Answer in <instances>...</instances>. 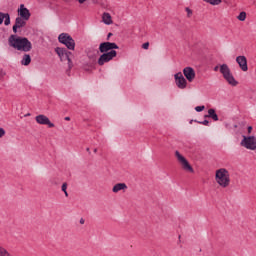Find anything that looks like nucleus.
Returning <instances> with one entry per match:
<instances>
[{"mask_svg": "<svg viewBox=\"0 0 256 256\" xmlns=\"http://www.w3.org/2000/svg\"><path fill=\"white\" fill-rule=\"evenodd\" d=\"M8 43L13 49L23 51L24 53H29V51L33 49V44H31L29 39L17 35H11L8 39Z\"/></svg>", "mask_w": 256, "mask_h": 256, "instance_id": "obj_1", "label": "nucleus"}, {"mask_svg": "<svg viewBox=\"0 0 256 256\" xmlns=\"http://www.w3.org/2000/svg\"><path fill=\"white\" fill-rule=\"evenodd\" d=\"M215 181L222 189H227L231 185V174L226 168H220L215 172Z\"/></svg>", "mask_w": 256, "mask_h": 256, "instance_id": "obj_2", "label": "nucleus"}, {"mask_svg": "<svg viewBox=\"0 0 256 256\" xmlns=\"http://www.w3.org/2000/svg\"><path fill=\"white\" fill-rule=\"evenodd\" d=\"M214 71H220L225 81H227V83L232 87H237V85H239V82L235 80L233 73H231V68H229V65L227 64H222L220 66L217 65L214 67Z\"/></svg>", "mask_w": 256, "mask_h": 256, "instance_id": "obj_3", "label": "nucleus"}, {"mask_svg": "<svg viewBox=\"0 0 256 256\" xmlns=\"http://www.w3.org/2000/svg\"><path fill=\"white\" fill-rule=\"evenodd\" d=\"M58 41L59 43H62V45H65L70 51L75 50V40H73V37H71V35L67 33H61L58 36Z\"/></svg>", "mask_w": 256, "mask_h": 256, "instance_id": "obj_4", "label": "nucleus"}, {"mask_svg": "<svg viewBox=\"0 0 256 256\" xmlns=\"http://www.w3.org/2000/svg\"><path fill=\"white\" fill-rule=\"evenodd\" d=\"M55 53H57L58 57L60 58V61H68V67L71 69L73 67V62L71 61V58L69 57L71 54L70 51H68L65 48L57 47L55 49Z\"/></svg>", "mask_w": 256, "mask_h": 256, "instance_id": "obj_5", "label": "nucleus"}, {"mask_svg": "<svg viewBox=\"0 0 256 256\" xmlns=\"http://www.w3.org/2000/svg\"><path fill=\"white\" fill-rule=\"evenodd\" d=\"M103 54L100 55L99 59H98V65L100 67H103V65H105V63H109V61H113V59H115V57H117V51L112 50L110 52H102Z\"/></svg>", "mask_w": 256, "mask_h": 256, "instance_id": "obj_6", "label": "nucleus"}, {"mask_svg": "<svg viewBox=\"0 0 256 256\" xmlns=\"http://www.w3.org/2000/svg\"><path fill=\"white\" fill-rule=\"evenodd\" d=\"M175 157L178 161V163H180V165H182V168L184 169V171H189L190 173H193V167L191 166V164H189V161H187V158L184 157L183 155H181V153L179 151H175Z\"/></svg>", "mask_w": 256, "mask_h": 256, "instance_id": "obj_7", "label": "nucleus"}, {"mask_svg": "<svg viewBox=\"0 0 256 256\" xmlns=\"http://www.w3.org/2000/svg\"><path fill=\"white\" fill-rule=\"evenodd\" d=\"M242 147L250 149V151H255L256 149V139L254 136H244V139L241 141Z\"/></svg>", "mask_w": 256, "mask_h": 256, "instance_id": "obj_8", "label": "nucleus"}, {"mask_svg": "<svg viewBox=\"0 0 256 256\" xmlns=\"http://www.w3.org/2000/svg\"><path fill=\"white\" fill-rule=\"evenodd\" d=\"M114 49H119V46L115 42H103L99 45L100 53H109L114 51Z\"/></svg>", "mask_w": 256, "mask_h": 256, "instance_id": "obj_9", "label": "nucleus"}, {"mask_svg": "<svg viewBox=\"0 0 256 256\" xmlns=\"http://www.w3.org/2000/svg\"><path fill=\"white\" fill-rule=\"evenodd\" d=\"M174 79L178 89H187V79L183 76V73L178 72L174 74Z\"/></svg>", "mask_w": 256, "mask_h": 256, "instance_id": "obj_10", "label": "nucleus"}, {"mask_svg": "<svg viewBox=\"0 0 256 256\" xmlns=\"http://www.w3.org/2000/svg\"><path fill=\"white\" fill-rule=\"evenodd\" d=\"M35 121L36 123H38V125H47L50 129H52L53 127H55V124L53 122H51V120L49 119V117H47L44 114H39L35 117Z\"/></svg>", "mask_w": 256, "mask_h": 256, "instance_id": "obj_11", "label": "nucleus"}, {"mask_svg": "<svg viewBox=\"0 0 256 256\" xmlns=\"http://www.w3.org/2000/svg\"><path fill=\"white\" fill-rule=\"evenodd\" d=\"M18 17L21 19H26V21H29L31 19V12L27 7H25V4H21L20 7L17 10Z\"/></svg>", "mask_w": 256, "mask_h": 256, "instance_id": "obj_12", "label": "nucleus"}, {"mask_svg": "<svg viewBox=\"0 0 256 256\" xmlns=\"http://www.w3.org/2000/svg\"><path fill=\"white\" fill-rule=\"evenodd\" d=\"M183 75L189 81V83H193L195 81V69L193 67H185L183 69Z\"/></svg>", "mask_w": 256, "mask_h": 256, "instance_id": "obj_13", "label": "nucleus"}, {"mask_svg": "<svg viewBox=\"0 0 256 256\" xmlns=\"http://www.w3.org/2000/svg\"><path fill=\"white\" fill-rule=\"evenodd\" d=\"M236 63L239 65L241 71H244V72L249 71V66L247 65V57L245 56L236 57Z\"/></svg>", "mask_w": 256, "mask_h": 256, "instance_id": "obj_14", "label": "nucleus"}, {"mask_svg": "<svg viewBox=\"0 0 256 256\" xmlns=\"http://www.w3.org/2000/svg\"><path fill=\"white\" fill-rule=\"evenodd\" d=\"M27 21L25 18H20L19 16L15 19V25L12 27L13 33H17V29H21L27 25Z\"/></svg>", "mask_w": 256, "mask_h": 256, "instance_id": "obj_15", "label": "nucleus"}, {"mask_svg": "<svg viewBox=\"0 0 256 256\" xmlns=\"http://www.w3.org/2000/svg\"><path fill=\"white\" fill-rule=\"evenodd\" d=\"M102 22L104 25H113V18L108 12L102 14Z\"/></svg>", "mask_w": 256, "mask_h": 256, "instance_id": "obj_16", "label": "nucleus"}, {"mask_svg": "<svg viewBox=\"0 0 256 256\" xmlns=\"http://www.w3.org/2000/svg\"><path fill=\"white\" fill-rule=\"evenodd\" d=\"M126 189H127V184L118 183L113 186L112 191H113V193H119V191H126Z\"/></svg>", "mask_w": 256, "mask_h": 256, "instance_id": "obj_17", "label": "nucleus"}, {"mask_svg": "<svg viewBox=\"0 0 256 256\" xmlns=\"http://www.w3.org/2000/svg\"><path fill=\"white\" fill-rule=\"evenodd\" d=\"M20 63H21V65H24V67H27V66L31 65V55L24 54L22 56V59H21Z\"/></svg>", "mask_w": 256, "mask_h": 256, "instance_id": "obj_18", "label": "nucleus"}, {"mask_svg": "<svg viewBox=\"0 0 256 256\" xmlns=\"http://www.w3.org/2000/svg\"><path fill=\"white\" fill-rule=\"evenodd\" d=\"M206 117H209L210 119H213V121H219V116L215 112V109L211 108L208 110V115Z\"/></svg>", "mask_w": 256, "mask_h": 256, "instance_id": "obj_19", "label": "nucleus"}, {"mask_svg": "<svg viewBox=\"0 0 256 256\" xmlns=\"http://www.w3.org/2000/svg\"><path fill=\"white\" fill-rule=\"evenodd\" d=\"M204 3H208L209 5L217 6L223 3V0H203Z\"/></svg>", "mask_w": 256, "mask_h": 256, "instance_id": "obj_20", "label": "nucleus"}, {"mask_svg": "<svg viewBox=\"0 0 256 256\" xmlns=\"http://www.w3.org/2000/svg\"><path fill=\"white\" fill-rule=\"evenodd\" d=\"M4 25H6V27L11 25V16L9 13H4Z\"/></svg>", "mask_w": 256, "mask_h": 256, "instance_id": "obj_21", "label": "nucleus"}, {"mask_svg": "<svg viewBox=\"0 0 256 256\" xmlns=\"http://www.w3.org/2000/svg\"><path fill=\"white\" fill-rule=\"evenodd\" d=\"M0 256H11V253H9L5 247L0 246Z\"/></svg>", "mask_w": 256, "mask_h": 256, "instance_id": "obj_22", "label": "nucleus"}, {"mask_svg": "<svg viewBox=\"0 0 256 256\" xmlns=\"http://www.w3.org/2000/svg\"><path fill=\"white\" fill-rule=\"evenodd\" d=\"M238 21H245L247 19V13L240 12V14L237 16Z\"/></svg>", "mask_w": 256, "mask_h": 256, "instance_id": "obj_23", "label": "nucleus"}, {"mask_svg": "<svg viewBox=\"0 0 256 256\" xmlns=\"http://www.w3.org/2000/svg\"><path fill=\"white\" fill-rule=\"evenodd\" d=\"M61 189L65 195V197H69V193L67 192V183H63Z\"/></svg>", "mask_w": 256, "mask_h": 256, "instance_id": "obj_24", "label": "nucleus"}, {"mask_svg": "<svg viewBox=\"0 0 256 256\" xmlns=\"http://www.w3.org/2000/svg\"><path fill=\"white\" fill-rule=\"evenodd\" d=\"M196 123H199L200 125H205L206 127L209 126V121L208 120H204V121H197L195 120Z\"/></svg>", "mask_w": 256, "mask_h": 256, "instance_id": "obj_25", "label": "nucleus"}, {"mask_svg": "<svg viewBox=\"0 0 256 256\" xmlns=\"http://www.w3.org/2000/svg\"><path fill=\"white\" fill-rule=\"evenodd\" d=\"M195 111H197V113H201V111H205V107L204 106H196Z\"/></svg>", "mask_w": 256, "mask_h": 256, "instance_id": "obj_26", "label": "nucleus"}, {"mask_svg": "<svg viewBox=\"0 0 256 256\" xmlns=\"http://www.w3.org/2000/svg\"><path fill=\"white\" fill-rule=\"evenodd\" d=\"M4 15H5V13L0 12V25H3Z\"/></svg>", "mask_w": 256, "mask_h": 256, "instance_id": "obj_27", "label": "nucleus"}, {"mask_svg": "<svg viewBox=\"0 0 256 256\" xmlns=\"http://www.w3.org/2000/svg\"><path fill=\"white\" fill-rule=\"evenodd\" d=\"M5 136V129L0 128V139Z\"/></svg>", "mask_w": 256, "mask_h": 256, "instance_id": "obj_28", "label": "nucleus"}, {"mask_svg": "<svg viewBox=\"0 0 256 256\" xmlns=\"http://www.w3.org/2000/svg\"><path fill=\"white\" fill-rule=\"evenodd\" d=\"M186 12L188 14V17H191V15H193V11H191V9L186 8Z\"/></svg>", "mask_w": 256, "mask_h": 256, "instance_id": "obj_29", "label": "nucleus"}, {"mask_svg": "<svg viewBox=\"0 0 256 256\" xmlns=\"http://www.w3.org/2000/svg\"><path fill=\"white\" fill-rule=\"evenodd\" d=\"M142 49H149V42L144 43Z\"/></svg>", "mask_w": 256, "mask_h": 256, "instance_id": "obj_30", "label": "nucleus"}, {"mask_svg": "<svg viewBox=\"0 0 256 256\" xmlns=\"http://www.w3.org/2000/svg\"><path fill=\"white\" fill-rule=\"evenodd\" d=\"M76 1H78V3H80L81 5H83V3H85V1L87 0H76Z\"/></svg>", "mask_w": 256, "mask_h": 256, "instance_id": "obj_31", "label": "nucleus"}, {"mask_svg": "<svg viewBox=\"0 0 256 256\" xmlns=\"http://www.w3.org/2000/svg\"><path fill=\"white\" fill-rule=\"evenodd\" d=\"M64 119H65V121H71V117H69V116H66Z\"/></svg>", "mask_w": 256, "mask_h": 256, "instance_id": "obj_32", "label": "nucleus"}, {"mask_svg": "<svg viewBox=\"0 0 256 256\" xmlns=\"http://www.w3.org/2000/svg\"><path fill=\"white\" fill-rule=\"evenodd\" d=\"M252 129H253V127L249 126L248 127V132L251 133Z\"/></svg>", "mask_w": 256, "mask_h": 256, "instance_id": "obj_33", "label": "nucleus"}, {"mask_svg": "<svg viewBox=\"0 0 256 256\" xmlns=\"http://www.w3.org/2000/svg\"><path fill=\"white\" fill-rule=\"evenodd\" d=\"M24 117H31V113L25 114Z\"/></svg>", "mask_w": 256, "mask_h": 256, "instance_id": "obj_34", "label": "nucleus"}, {"mask_svg": "<svg viewBox=\"0 0 256 256\" xmlns=\"http://www.w3.org/2000/svg\"><path fill=\"white\" fill-rule=\"evenodd\" d=\"M88 58H89V59H93V55L88 54Z\"/></svg>", "mask_w": 256, "mask_h": 256, "instance_id": "obj_35", "label": "nucleus"}, {"mask_svg": "<svg viewBox=\"0 0 256 256\" xmlns=\"http://www.w3.org/2000/svg\"><path fill=\"white\" fill-rule=\"evenodd\" d=\"M80 223L83 225V223H85V220L81 219Z\"/></svg>", "mask_w": 256, "mask_h": 256, "instance_id": "obj_36", "label": "nucleus"}, {"mask_svg": "<svg viewBox=\"0 0 256 256\" xmlns=\"http://www.w3.org/2000/svg\"><path fill=\"white\" fill-rule=\"evenodd\" d=\"M111 35H113V34H112V33H109V34H108V39H109V37H111Z\"/></svg>", "mask_w": 256, "mask_h": 256, "instance_id": "obj_37", "label": "nucleus"}, {"mask_svg": "<svg viewBox=\"0 0 256 256\" xmlns=\"http://www.w3.org/2000/svg\"><path fill=\"white\" fill-rule=\"evenodd\" d=\"M94 153H97V148L94 149Z\"/></svg>", "mask_w": 256, "mask_h": 256, "instance_id": "obj_38", "label": "nucleus"}, {"mask_svg": "<svg viewBox=\"0 0 256 256\" xmlns=\"http://www.w3.org/2000/svg\"><path fill=\"white\" fill-rule=\"evenodd\" d=\"M190 123H193V120H191Z\"/></svg>", "mask_w": 256, "mask_h": 256, "instance_id": "obj_39", "label": "nucleus"}, {"mask_svg": "<svg viewBox=\"0 0 256 256\" xmlns=\"http://www.w3.org/2000/svg\"><path fill=\"white\" fill-rule=\"evenodd\" d=\"M87 151H89V148H87Z\"/></svg>", "mask_w": 256, "mask_h": 256, "instance_id": "obj_40", "label": "nucleus"}]
</instances>
